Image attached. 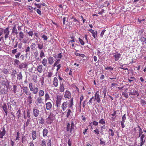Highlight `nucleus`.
Returning a JSON list of instances; mask_svg holds the SVG:
<instances>
[{
    "mask_svg": "<svg viewBox=\"0 0 146 146\" xmlns=\"http://www.w3.org/2000/svg\"><path fill=\"white\" fill-rule=\"evenodd\" d=\"M74 105L73 99L71 98L70 100H69L68 101L64 102L62 104L61 108L62 110L64 111L66 110L65 112L66 113V115L67 118L69 117L72 114V111L71 109H72Z\"/></svg>",
    "mask_w": 146,
    "mask_h": 146,
    "instance_id": "1",
    "label": "nucleus"
},
{
    "mask_svg": "<svg viewBox=\"0 0 146 146\" xmlns=\"http://www.w3.org/2000/svg\"><path fill=\"white\" fill-rule=\"evenodd\" d=\"M95 100L97 102L99 103L101 101L99 91H97L94 95V96H92L90 100L88 102L89 105H91L92 103L94 102Z\"/></svg>",
    "mask_w": 146,
    "mask_h": 146,
    "instance_id": "2",
    "label": "nucleus"
},
{
    "mask_svg": "<svg viewBox=\"0 0 146 146\" xmlns=\"http://www.w3.org/2000/svg\"><path fill=\"white\" fill-rule=\"evenodd\" d=\"M75 125L73 121L70 122V123H68L67 125L66 130L67 131H70V133H72L73 132H74V127Z\"/></svg>",
    "mask_w": 146,
    "mask_h": 146,
    "instance_id": "3",
    "label": "nucleus"
},
{
    "mask_svg": "<svg viewBox=\"0 0 146 146\" xmlns=\"http://www.w3.org/2000/svg\"><path fill=\"white\" fill-rule=\"evenodd\" d=\"M29 86L31 91L33 93L36 94L38 91V88L37 87H34L33 84L32 82L29 83Z\"/></svg>",
    "mask_w": 146,
    "mask_h": 146,
    "instance_id": "4",
    "label": "nucleus"
},
{
    "mask_svg": "<svg viewBox=\"0 0 146 146\" xmlns=\"http://www.w3.org/2000/svg\"><path fill=\"white\" fill-rule=\"evenodd\" d=\"M62 99V97L61 95H58L57 96L56 100V106L57 108H58L60 107Z\"/></svg>",
    "mask_w": 146,
    "mask_h": 146,
    "instance_id": "5",
    "label": "nucleus"
},
{
    "mask_svg": "<svg viewBox=\"0 0 146 146\" xmlns=\"http://www.w3.org/2000/svg\"><path fill=\"white\" fill-rule=\"evenodd\" d=\"M3 33L5 35L4 38L5 40L7 38L9 37V34L10 31L9 30V27H7L5 29H3Z\"/></svg>",
    "mask_w": 146,
    "mask_h": 146,
    "instance_id": "6",
    "label": "nucleus"
},
{
    "mask_svg": "<svg viewBox=\"0 0 146 146\" xmlns=\"http://www.w3.org/2000/svg\"><path fill=\"white\" fill-rule=\"evenodd\" d=\"M64 96L65 98L68 99L73 98H71L72 95L71 92L68 90H66L64 94Z\"/></svg>",
    "mask_w": 146,
    "mask_h": 146,
    "instance_id": "7",
    "label": "nucleus"
},
{
    "mask_svg": "<svg viewBox=\"0 0 146 146\" xmlns=\"http://www.w3.org/2000/svg\"><path fill=\"white\" fill-rule=\"evenodd\" d=\"M35 103L37 106L40 104H44L43 98L41 97L38 96V97Z\"/></svg>",
    "mask_w": 146,
    "mask_h": 146,
    "instance_id": "8",
    "label": "nucleus"
},
{
    "mask_svg": "<svg viewBox=\"0 0 146 146\" xmlns=\"http://www.w3.org/2000/svg\"><path fill=\"white\" fill-rule=\"evenodd\" d=\"M5 133L6 131L5 128L4 127L1 128L0 132V138H3Z\"/></svg>",
    "mask_w": 146,
    "mask_h": 146,
    "instance_id": "9",
    "label": "nucleus"
},
{
    "mask_svg": "<svg viewBox=\"0 0 146 146\" xmlns=\"http://www.w3.org/2000/svg\"><path fill=\"white\" fill-rule=\"evenodd\" d=\"M23 92L26 95H28L30 92L28 88L26 86H23Z\"/></svg>",
    "mask_w": 146,
    "mask_h": 146,
    "instance_id": "10",
    "label": "nucleus"
},
{
    "mask_svg": "<svg viewBox=\"0 0 146 146\" xmlns=\"http://www.w3.org/2000/svg\"><path fill=\"white\" fill-rule=\"evenodd\" d=\"M45 104L46 105V108L47 110H49L52 108V105L51 102H46Z\"/></svg>",
    "mask_w": 146,
    "mask_h": 146,
    "instance_id": "11",
    "label": "nucleus"
},
{
    "mask_svg": "<svg viewBox=\"0 0 146 146\" xmlns=\"http://www.w3.org/2000/svg\"><path fill=\"white\" fill-rule=\"evenodd\" d=\"M37 71L40 73H42L43 71V66L42 65L39 64L37 67Z\"/></svg>",
    "mask_w": 146,
    "mask_h": 146,
    "instance_id": "12",
    "label": "nucleus"
},
{
    "mask_svg": "<svg viewBox=\"0 0 146 146\" xmlns=\"http://www.w3.org/2000/svg\"><path fill=\"white\" fill-rule=\"evenodd\" d=\"M39 114V110L36 108H34L33 110V114L35 117H37Z\"/></svg>",
    "mask_w": 146,
    "mask_h": 146,
    "instance_id": "13",
    "label": "nucleus"
},
{
    "mask_svg": "<svg viewBox=\"0 0 146 146\" xmlns=\"http://www.w3.org/2000/svg\"><path fill=\"white\" fill-rule=\"evenodd\" d=\"M145 135L143 134H142L140 138L141 142L140 146H142L144 144L145 142Z\"/></svg>",
    "mask_w": 146,
    "mask_h": 146,
    "instance_id": "14",
    "label": "nucleus"
},
{
    "mask_svg": "<svg viewBox=\"0 0 146 146\" xmlns=\"http://www.w3.org/2000/svg\"><path fill=\"white\" fill-rule=\"evenodd\" d=\"M58 81L57 78L56 77H54L53 81V85L55 87H57L58 86Z\"/></svg>",
    "mask_w": 146,
    "mask_h": 146,
    "instance_id": "15",
    "label": "nucleus"
},
{
    "mask_svg": "<svg viewBox=\"0 0 146 146\" xmlns=\"http://www.w3.org/2000/svg\"><path fill=\"white\" fill-rule=\"evenodd\" d=\"M48 61L50 65H52L54 62V59L51 56H49L48 59Z\"/></svg>",
    "mask_w": 146,
    "mask_h": 146,
    "instance_id": "16",
    "label": "nucleus"
},
{
    "mask_svg": "<svg viewBox=\"0 0 146 146\" xmlns=\"http://www.w3.org/2000/svg\"><path fill=\"white\" fill-rule=\"evenodd\" d=\"M37 48L38 49L41 50L44 48L43 43L41 42L40 43H37Z\"/></svg>",
    "mask_w": 146,
    "mask_h": 146,
    "instance_id": "17",
    "label": "nucleus"
},
{
    "mask_svg": "<svg viewBox=\"0 0 146 146\" xmlns=\"http://www.w3.org/2000/svg\"><path fill=\"white\" fill-rule=\"evenodd\" d=\"M48 131V130L46 129L45 128L43 129L42 131L43 136V137H46L47 136Z\"/></svg>",
    "mask_w": 146,
    "mask_h": 146,
    "instance_id": "18",
    "label": "nucleus"
},
{
    "mask_svg": "<svg viewBox=\"0 0 146 146\" xmlns=\"http://www.w3.org/2000/svg\"><path fill=\"white\" fill-rule=\"evenodd\" d=\"M28 96L27 97V99H28V102L29 103V105H30V104L32 103V101L33 100V96H31L28 95Z\"/></svg>",
    "mask_w": 146,
    "mask_h": 146,
    "instance_id": "19",
    "label": "nucleus"
},
{
    "mask_svg": "<svg viewBox=\"0 0 146 146\" xmlns=\"http://www.w3.org/2000/svg\"><path fill=\"white\" fill-rule=\"evenodd\" d=\"M50 99L49 95L48 92L45 93V102H46L48 100Z\"/></svg>",
    "mask_w": 146,
    "mask_h": 146,
    "instance_id": "20",
    "label": "nucleus"
},
{
    "mask_svg": "<svg viewBox=\"0 0 146 146\" xmlns=\"http://www.w3.org/2000/svg\"><path fill=\"white\" fill-rule=\"evenodd\" d=\"M130 94L132 95H137V96H138L139 95V94L138 91L135 90H133L132 92H130Z\"/></svg>",
    "mask_w": 146,
    "mask_h": 146,
    "instance_id": "21",
    "label": "nucleus"
},
{
    "mask_svg": "<svg viewBox=\"0 0 146 146\" xmlns=\"http://www.w3.org/2000/svg\"><path fill=\"white\" fill-rule=\"evenodd\" d=\"M121 54L119 53H117L113 56L114 59L115 61H117L121 57Z\"/></svg>",
    "mask_w": 146,
    "mask_h": 146,
    "instance_id": "22",
    "label": "nucleus"
},
{
    "mask_svg": "<svg viewBox=\"0 0 146 146\" xmlns=\"http://www.w3.org/2000/svg\"><path fill=\"white\" fill-rule=\"evenodd\" d=\"M32 138L33 140H35L37 137L36 133L35 131H33L32 133Z\"/></svg>",
    "mask_w": 146,
    "mask_h": 146,
    "instance_id": "23",
    "label": "nucleus"
},
{
    "mask_svg": "<svg viewBox=\"0 0 146 146\" xmlns=\"http://www.w3.org/2000/svg\"><path fill=\"white\" fill-rule=\"evenodd\" d=\"M38 94L39 96L42 97L44 95V92L43 90H40L38 92Z\"/></svg>",
    "mask_w": 146,
    "mask_h": 146,
    "instance_id": "24",
    "label": "nucleus"
},
{
    "mask_svg": "<svg viewBox=\"0 0 146 146\" xmlns=\"http://www.w3.org/2000/svg\"><path fill=\"white\" fill-rule=\"evenodd\" d=\"M60 92H63L65 90V88L63 84H60V86L59 89Z\"/></svg>",
    "mask_w": 146,
    "mask_h": 146,
    "instance_id": "25",
    "label": "nucleus"
},
{
    "mask_svg": "<svg viewBox=\"0 0 146 146\" xmlns=\"http://www.w3.org/2000/svg\"><path fill=\"white\" fill-rule=\"evenodd\" d=\"M24 37V34L23 32L21 31L19 33V40H21L23 39Z\"/></svg>",
    "mask_w": 146,
    "mask_h": 146,
    "instance_id": "26",
    "label": "nucleus"
},
{
    "mask_svg": "<svg viewBox=\"0 0 146 146\" xmlns=\"http://www.w3.org/2000/svg\"><path fill=\"white\" fill-rule=\"evenodd\" d=\"M12 33H15V35H17L18 34L17 30L16 28L15 25L13 28Z\"/></svg>",
    "mask_w": 146,
    "mask_h": 146,
    "instance_id": "27",
    "label": "nucleus"
},
{
    "mask_svg": "<svg viewBox=\"0 0 146 146\" xmlns=\"http://www.w3.org/2000/svg\"><path fill=\"white\" fill-rule=\"evenodd\" d=\"M47 63V60L46 58H44L42 61V63L44 66H46Z\"/></svg>",
    "mask_w": 146,
    "mask_h": 146,
    "instance_id": "28",
    "label": "nucleus"
},
{
    "mask_svg": "<svg viewBox=\"0 0 146 146\" xmlns=\"http://www.w3.org/2000/svg\"><path fill=\"white\" fill-rule=\"evenodd\" d=\"M140 40L142 42V43L143 45L145 44H146V38H145L141 37L140 38Z\"/></svg>",
    "mask_w": 146,
    "mask_h": 146,
    "instance_id": "29",
    "label": "nucleus"
},
{
    "mask_svg": "<svg viewBox=\"0 0 146 146\" xmlns=\"http://www.w3.org/2000/svg\"><path fill=\"white\" fill-rule=\"evenodd\" d=\"M27 66L26 63H23L19 65V68L21 69L23 68H26Z\"/></svg>",
    "mask_w": 146,
    "mask_h": 146,
    "instance_id": "30",
    "label": "nucleus"
},
{
    "mask_svg": "<svg viewBox=\"0 0 146 146\" xmlns=\"http://www.w3.org/2000/svg\"><path fill=\"white\" fill-rule=\"evenodd\" d=\"M48 117H49L51 120H52L53 121L54 119L55 118V115L52 113H50Z\"/></svg>",
    "mask_w": 146,
    "mask_h": 146,
    "instance_id": "31",
    "label": "nucleus"
},
{
    "mask_svg": "<svg viewBox=\"0 0 146 146\" xmlns=\"http://www.w3.org/2000/svg\"><path fill=\"white\" fill-rule=\"evenodd\" d=\"M2 108L4 111L8 110L7 106L5 103H4L3 105L2 106Z\"/></svg>",
    "mask_w": 146,
    "mask_h": 146,
    "instance_id": "32",
    "label": "nucleus"
},
{
    "mask_svg": "<svg viewBox=\"0 0 146 146\" xmlns=\"http://www.w3.org/2000/svg\"><path fill=\"white\" fill-rule=\"evenodd\" d=\"M74 54L76 56H81V57H82V58H84L85 56V55L84 54H80L77 53V52H75Z\"/></svg>",
    "mask_w": 146,
    "mask_h": 146,
    "instance_id": "33",
    "label": "nucleus"
},
{
    "mask_svg": "<svg viewBox=\"0 0 146 146\" xmlns=\"http://www.w3.org/2000/svg\"><path fill=\"white\" fill-rule=\"evenodd\" d=\"M46 120L47 123L48 124H51L53 121L52 120H51L49 117L46 118Z\"/></svg>",
    "mask_w": 146,
    "mask_h": 146,
    "instance_id": "34",
    "label": "nucleus"
},
{
    "mask_svg": "<svg viewBox=\"0 0 146 146\" xmlns=\"http://www.w3.org/2000/svg\"><path fill=\"white\" fill-rule=\"evenodd\" d=\"M73 22L75 24V26H76V25H79L80 23L79 21L77 19H73Z\"/></svg>",
    "mask_w": 146,
    "mask_h": 146,
    "instance_id": "35",
    "label": "nucleus"
},
{
    "mask_svg": "<svg viewBox=\"0 0 146 146\" xmlns=\"http://www.w3.org/2000/svg\"><path fill=\"white\" fill-rule=\"evenodd\" d=\"M140 102L141 104V105L143 106H145L146 104V101L142 99L140 100Z\"/></svg>",
    "mask_w": 146,
    "mask_h": 146,
    "instance_id": "36",
    "label": "nucleus"
},
{
    "mask_svg": "<svg viewBox=\"0 0 146 146\" xmlns=\"http://www.w3.org/2000/svg\"><path fill=\"white\" fill-rule=\"evenodd\" d=\"M40 56L41 58H42L45 56V54L43 50H41L40 52Z\"/></svg>",
    "mask_w": 146,
    "mask_h": 146,
    "instance_id": "37",
    "label": "nucleus"
},
{
    "mask_svg": "<svg viewBox=\"0 0 146 146\" xmlns=\"http://www.w3.org/2000/svg\"><path fill=\"white\" fill-rule=\"evenodd\" d=\"M17 78L19 80H20L21 79H22V75L21 73V72H20L19 74H18Z\"/></svg>",
    "mask_w": 146,
    "mask_h": 146,
    "instance_id": "38",
    "label": "nucleus"
},
{
    "mask_svg": "<svg viewBox=\"0 0 146 146\" xmlns=\"http://www.w3.org/2000/svg\"><path fill=\"white\" fill-rule=\"evenodd\" d=\"M60 60L59 59H58L55 62V63L54 64V65H53L54 67L55 66H56L58 64L60 63Z\"/></svg>",
    "mask_w": 146,
    "mask_h": 146,
    "instance_id": "39",
    "label": "nucleus"
},
{
    "mask_svg": "<svg viewBox=\"0 0 146 146\" xmlns=\"http://www.w3.org/2000/svg\"><path fill=\"white\" fill-rule=\"evenodd\" d=\"M31 119V118H29L27 119V121L25 125L27 127L29 125V124L30 123V122Z\"/></svg>",
    "mask_w": 146,
    "mask_h": 146,
    "instance_id": "40",
    "label": "nucleus"
},
{
    "mask_svg": "<svg viewBox=\"0 0 146 146\" xmlns=\"http://www.w3.org/2000/svg\"><path fill=\"white\" fill-rule=\"evenodd\" d=\"M42 38H43V39L44 41L47 40L48 38L47 36L44 34L42 36Z\"/></svg>",
    "mask_w": 146,
    "mask_h": 146,
    "instance_id": "41",
    "label": "nucleus"
},
{
    "mask_svg": "<svg viewBox=\"0 0 146 146\" xmlns=\"http://www.w3.org/2000/svg\"><path fill=\"white\" fill-rule=\"evenodd\" d=\"M106 123L105 120L104 119H102L100 120L99 121V123H100V124H105Z\"/></svg>",
    "mask_w": 146,
    "mask_h": 146,
    "instance_id": "42",
    "label": "nucleus"
},
{
    "mask_svg": "<svg viewBox=\"0 0 146 146\" xmlns=\"http://www.w3.org/2000/svg\"><path fill=\"white\" fill-rule=\"evenodd\" d=\"M8 82L7 80H2L1 82L0 83L1 84L5 85H6V84L7 83H8Z\"/></svg>",
    "mask_w": 146,
    "mask_h": 146,
    "instance_id": "43",
    "label": "nucleus"
},
{
    "mask_svg": "<svg viewBox=\"0 0 146 146\" xmlns=\"http://www.w3.org/2000/svg\"><path fill=\"white\" fill-rule=\"evenodd\" d=\"M36 47V45L34 43H32L31 45L30 46V47L32 50L34 49Z\"/></svg>",
    "mask_w": 146,
    "mask_h": 146,
    "instance_id": "44",
    "label": "nucleus"
},
{
    "mask_svg": "<svg viewBox=\"0 0 146 146\" xmlns=\"http://www.w3.org/2000/svg\"><path fill=\"white\" fill-rule=\"evenodd\" d=\"M79 41L80 42L81 44L82 45H84L85 44L84 42L83 41V40L81 39L80 38H78Z\"/></svg>",
    "mask_w": 146,
    "mask_h": 146,
    "instance_id": "45",
    "label": "nucleus"
},
{
    "mask_svg": "<svg viewBox=\"0 0 146 146\" xmlns=\"http://www.w3.org/2000/svg\"><path fill=\"white\" fill-rule=\"evenodd\" d=\"M70 38H71L72 40H70L69 41V42H71V43H73V42H75L74 38L75 37L74 36H72L70 37Z\"/></svg>",
    "mask_w": 146,
    "mask_h": 146,
    "instance_id": "46",
    "label": "nucleus"
},
{
    "mask_svg": "<svg viewBox=\"0 0 146 146\" xmlns=\"http://www.w3.org/2000/svg\"><path fill=\"white\" fill-rule=\"evenodd\" d=\"M14 62L15 63V64L18 65L20 63L19 61L17 59H15L14 60Z\"/></svg>",
    "mask_w": 146,
    "mask_h": 146,
    "instance_id": "47",
    "label": "nucleus"
},
{
    "mask_svg": "<svg viewBox=\"0 0 146 146\" xmlns=\"http://www.w3.org/2000/svg\"><path fill=\"white\" fill-rule=\"evenodd\" d=\"M122 95L123 96L126 98H127L128 97V94L127 93H126L125 92H122Z\"/></svg>",
    "mask_w": 146,
    "mask_h": 146,
    "instance_id": "48",
    "label": "nucleus"
},
{
    "mask_svg": "<svg viewBox=\"0 0 146 146\" xmlns=\"http://www.w3.org/2000/svg\"><path fill=\"white\" fill-rule=\"evenodd\" d=\"M27 34L29 35V36H31V37L33 35V32L32 31H30L27 33Z\"/></svg>",
    "mask_w": 146,
    "mask_h": 146,
    "instance_id": "49",
    "label": "nucleus"
},
{
    "mask_svg": "<svg viewBox=\"0 0 146 146\" xmlns=\"http://www.w3.org/2000/svg\"><path fill=\"white\" fill-rule=\"evenodd\" d=\"M105 70H113V68L111 66H110L109 67H107L105 68Z\"/></svg>",
    "mask_w": 146,
    "mask_h": 146,
    "instance_id": "50",
    "label": "nucleus"
},
{
    "mask_svg": "<svg viewBox=\"0 0 146 146\" xmlns=\"http://www.w3.org/2000/svg\"><path fill=\"white\" fill-rule=\"evenodd\" d=\"M41 146H46V145L44 140L41 141Z\"/></svg>",
    "mask_w": 146,
    "mask_h": 146,
    "instance_id": "51",
    "label": "nucleus"
},
{
    "mask_svg": "<svg viewBox=\"0 0 146 146\" xmlns=\"http://www.w3.org/2000/svg\"><path fill=\"white\" fill-rule=\"evenodd\" d=\"M13 90L14 93H16L17 91V86L16 85H14L13 86Z\"/></svg>",
    "mask_w": 146,
    "mask_h": 146,
    "instance_id": "52",
    "label": "nucleus"
},
{
    "mask_svg": "<svg viewBox=\"0 0 146 146\" xmlns=\"http://www.w3.org/2000/svg\"><path fill=\"white\" fill-rule=\"evenodd\" d=\"M94 131L95 132V134L98 135L100 133V131L98 128H96V129L94 130Z\"/></svg>",
    "mask_w": 146,
    "mask_h": 146,
    "instance_id": "53",
    "label": "nucleus"
},
{
    "mask_svg": "<svg viewBox=\"0 0 146 146\" xmlns=\"http://www.w3.org/2000/svg\"><path fill=\"white\" fill-rule=\"evenodd\" d=\"M102 138H101L99 139L100 141V144L105 145V141H103L102 140Z\"/></svg>",
    "mask_w": 146,
    "mask_h": 146,
    "instance_id": "54",
    "label": "nucleus"
},
{
    "mask_svg": "<svg viewBox=\"0 0 146 146\" xmlns=\"http://www.w3.org/2000/svg\"><path fill=\"white\" fill-rule=\"evenodd\" d=\"M53 75V73L51 72H48L47 76L49 78H50Z\"/></svg>",
    "mask_w": 146,
    "mask_h": 146,
    "instance_id": "55",
    "label": "nucleus"
},
{
    "mask_svg": "<svg viewBox=\"0 0 146 146\" xmlns=\"http://www.w3.org/2000/svg\"><path fill=\"white\" fill-rule=\"evenodd\" d=\"M75 24L73 22V21L71 23V24H69V26L70 27H72L75 26Z\"/></svg>",
    "mask_w": 146,
    "mask_h": 146,
    "instance_id": "56",
    "label": "nucleus"
},
{
    "mask_svg": "<svg viewBox=\"0 0 146 146\" xmlns=\"http://www.w3.org/2000/svg\"><path fill=\"white\" fill-rule=\"evenodd\" d=\"M119 112V110H117L116 111H114L113 113V114H111V115L113 116H115V117H116V116H115V115H116V112Z\"/></svg>",
    "mask_w": 146,
    "mask_h": 146,
    "instance_id": "57",
    "label": "nucleus"
},
{
    "mask_svg": "<svg viewBox=\"0 0 146 146\" xmlns=\"http://www.w3.org/2000/svg\"><path fill=\"white\" fill-rule=\"evenodd\" d=\"M106 31V30H103L101 32L100 35V36L101 37H102L103 36V35L104 34V33Z\"/></svg>",
    "mask_w": 146,
    "mask_h": 146,
    "instance_id": "58",
    "label": "nucleus"
},
{
    "mask_svg": "<svg viewBox=\"0 0 146 146\" xmlns=\"http://www.w3.org/2000/svg\"><path fill=\"white\" fill-rule=\"evenodd\" d=\"M3 73L5 74H7L8 73V71L7 69H4L3 70Z\"/></svg>",
    "mask_w": 146,
    "mask_h": 146,
    "instance_id": "59",
    "label": "nucleus"
},
{
    "mask_svg": "<svg viewBox=\"0 0 146 146\" xmlns=\"http://www.w3.org/2000/svg\"><path fill=\"white\" fill-rule=\"evenodd\" d=\"M3 29L2 28H0V36L3 34Z\"/></svg>",
    "mask_w": 146,
    "mask_h": 146,
    "instance_id": "60",
    "label": "nucleus"
},
{
    "mask_svg": "<svg viewBox=\"0 0 146 146\" xmlns=\"http://www.w3.org/2000/svg\"><path fill=\"white\" fill-rule=\"evenodd\" d=\"M35 58H36L38 57V52L37 51L34 52Z\"/></svg>",
    "mask_w": 146,
    "mask_h": 146,
    "instance_id": "61",
    "label": "nucleus"
},
{
    "mask_svg": "<svg viewBox=\"0 0 146 146\" xmlns=\"http://www.w3.org/2000/svg\"><path fill=\"white\" fill-rule=\"evenodd\" d=\"M139 127V125H137V127H135L134 128V131H135V132H136V131H137V130H138L139 128H138V127Z\"/></svg>",
    "mask_w": 146,
    "mask_h": 146,
    "instance_id": "62",
    "label": "nucleus"
},
{
    "mask_svg": "<svg viewBox=\"0 0 146 146\" xmlns=\"http://www.w3.org/2000/svg\"><path fill=\"white\" fill-rule=\"evenodd\" d=\"M93 124L95 126L97 125L98 123L95 121H94L92 122Z\"/></svg>",
    "mask_w": 146,
    "mask_h": 146,
    "instance_id": "63",
    "label": "nucleus"
},
{
    "mask_svg": "<svg viewBox=\"0 0 146 146\" xmlns=\"http://www.w3.org/2000/svg\"><path fill=\"white\" fill-rule=\"evenodd\" d=\"M21 54L20 52H18L17 54L15 55V58H19Z\"/></svg>",
    "mask_w": 146,
    "mask_h": 146,
    "instance_id": "64",
    "label": "nucleus"
}]
</instances>
